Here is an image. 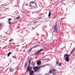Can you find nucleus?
<instances>
[{"label":"nucleus","instance_id":"obj_45","mask_svg":"<svg viewBox=\"0 0 75 75\" xmlns=\"http://www.w3.org/2000/svg\"><path fill=\"white\" fill-rule=\"evenodd\" d=\"M33 40H34V39H33Z\"/></svg>","mask_w":75,"mask_h":75},{"label":"nucleus","instance_id":"obj_1","mask_svg":"<svg viewBox=\"0 0 75 75\" xmlns=\"http://www.w3.org/2000/svg\"><path fill=\"white\" fill-rule=\"evenodd\" d=\"M71 57V55L66 54L64 55V58H65V60L66 62H68L69 61V57Z\"/></svg>","mask_w":75,"mask_h":75},{"label":"nucleus","instance_id":"obj_28","mask_svg":"<svg viewBox=\"0 0 75 75\" xmlns=\"http://www.w3.org/2000/svg\"><path fill=\"white\" fill-rule=\"evenodd\" d=\"M75 47H74V48L73 49L72 51H75Z\"/></svg>","mask_w":75,"mask_h":75},{"label":"nucleus","instance_id":"obj_31","mask_svg":"<svg viewBox=\"0 0 75 75\" xmlns=\"http://www.w3.org/2000/svg\"><path fill=\"white\" fill-rule=\"evenodd\" d=\"M0 26H1V27H2V24H0Z\"/></svg>","mask_w":75,"mask_h":75},{"label":"nucleus","instance_id":"obj_20","mask_svg":"<svg viewBox=\"0 0 75 75\" xmlns=\"http://www.w3.org/2000/svg\"><path fill=\"white\" fill-rule=\"evenodd\" d=\"M62 63H59V65H58V66H60L61 67V66H62Z\"/></svg>","mask_w":75,"mask_h":75},{"label":"nucleus","instance_id":"obj_39","mask_svg":"<svg viewBox=\"0 0 75 75\" xmlns=\"http://www.w3.org/2000/svg\"><path fill=\"white\" fill-rule=\"evenodd\" d=\"M72 43H71V45H72Z\"/></svg>","mask_w":75,"mask_h":75},{"label":"nucleus","instance_id":"obj_15","mask_svg":"<svg viewBox=\"0 0 75 75\" xmlns=\"http://www.w3.org/2000/svg\"><path fill=\"white\" fill-rule=\"evenodd\" d=\"M53 71H52L51 69H50L49 71V72L50 73V74H52V73Z\"/></svg>","mask_w":75,"mask_h":75},{"label":"nucleus","instance_id":"obj_6","mask_svg":"<svg viewBox=\"0 0 75 75\" xmlns=\"http://www.w3.org/2000/svg\"><path fill=\"white\" fill-rule=\"evenodd\" d=\"M41 64V61H38L37 62V64L39 66Z\"/></svg>","mask_w":75,"mask_h":75},{"label":"nucleus","instance_id":"obj_21","mask_svg":"<svg viewBox=\"0 0 75 75\" xmlns=\"http://www.w3.org/2000/svg\"><path fill=\"white\" fill-rule=\"evenodd\" d=\"M73 52H74V51H72H72H71V53H70V55H71H71H72V54Z\"/></svg>","mask_w":75,"mask_h":75},{"label":"nucleus","instance_id":"obj_47","mask_svg":"<svg viewBox=\"0 0 75 75\" xmlns=\"http://www.w3.org/2000/svg\"><path fill=\"white\" fill-rule=\"evenodd\" d=\"M48 74H49V73H48Z\"/></svg>","mask_w":75,"mask_h":75},{"label":"nucleus","instance_id":"obj_44","mask_svg":"<svg viewBox=\"0 0 75 75\" xmlns=\"http://www.w3.org/2000/svg\"><path fill=\"white\" fill-rule=\"evenodd\" d=\"M22 41H23V40H21Z\"/></svg>","mask_w":75,"mask_h":75},{"label":"nucleus","instance_id":"obj_14","mask_svg":"<svg viewBox=\"0 0 75 75\" xmlns=\"http://www.w3.org/2000/svg\"><path fill=\"white\" fill-rule=\"evenodd\" d=\"M32 59V58H30L29 60V62L28 65H30V64H31V59Z\"/></svg>","mask_w":75,"mask_h":75},{"label":"nucleus","instance_id":"obj_35","mask_svg":"<svg viewBox=\"0 0 75 75\" xmlns=\"http://www.w3.org/2000/svg\"><path fill=\"white\" fill-rule=\"evenodd\" d=\"M42 36H43V37H45V35H42Z\"/></svg>","mask_w":75,"mask_h":75},{"label":"nucleus","instance_id":"obj_9","mask_svg":"<svg viewBox=\"0 0 75 75\" xmlns=\"http://www.w3.org/2000/svg\"><path fill=\"white\" fill-rule=\"evenodd\" d=\"M35 5H36V6H33L32 7V8H37V5L35 3Z\"/></svg>","mask_w":75,"mask_h":75},{"label":"nucleus","instance_id":"obj_46","mask_svg":"<svg viewBox=\"0 0 75 75\" xmlns=\"http://www.w3.org/2000/svg\"><path fill=\"white\" fill-rule=\"evenodd\" d=\"M5 33H6V32H5Z\"/></svg>","mask_w":75,"mask_h":75},{"label":"nucleus","instance_id":"obj_8","mask_svg":"<svg viewBox=\"0 0 75 75\" xmlns=\"http://www.w3.org/2000/svg\"><path fill=\"white\" fill-rule=\"evenodd\" d=\"M13 70H14L12 68H10L9 69V71L10 72H13Z\"/></svg>","mask_w":75,"mask_h":75},{"label":"nucleus","instance_id":"obj_36","mask_svg":"<svg viewBox=\"0 0 75 75\" xmlns=\"http://www.w3.org/2000/svg\"><path fill=\"white\" fill-rule=\"evenodd\" d=\"M20 37H22V35H19Z\"/></svg>","mask_w":75,"mask_h":75},{"label":"nucleus","instance_id":"obj_24","mask_svg":"<svg viewBox=\"0 0 75 75\" xmlns=\"http://www.w3.org/2000/svg\"><path fill=\"white\" fill-rule=\"evenodd\" d=\"M8 23L9 24H11V21H9L8 22Z\"/></svg>","mask_w":75,"mask_h":75},{"label":"nucleus","instance_id":"obj_22","mask_svg":"<svg viewBox=\"0 0 75 75\" xmlns=\"http://www.w3.org/2000/svg\"><path fill=\"white\" fill-rule=\"evenodd\" d=\"M31 71H32L30 69H29L28 70V71L30 73Z\"/></svg>","mask_w":75,"mask_h":75},{"label":"nucleus","instance_id":"obj_17","mask_svg":"<svg viewBox=\"0 0 75 75\" xmlns=\"http://www.w3.org/2000/svg\"><path fill=\"white\" fill-rule=\"evenodd\" d=\"M52 75H55L56 74V73L54 71H52Z\"/></svg>","mask_w":75,"mask_h":75},{"label":"nucleus","instance_id":"obj_40","mask_svg":"<svg viewBox=\"0 0 75 75\" xmlns=\"http://www.w3.org/2000/svg\"><path fill=\"white\" fill-rule=\"evenodd\" d=\"M24 4H23V6H24Z\"/></svg>","mask_w":75,"mask_h":75},{"label":"nucleus","instance_id":"obj_33","mask_svg":"<svg viewBox=\"0 0 75 75\" xmlns=\"http://www.w3.org/2000/svg\"><path fill=\"white\" fill-rule=\"evenodd\" d=\"M37 21H35V22H34V23H33V24H34L35 23H37Z\"/></svg>","mask_w":75,"mask_h":75},{"label":"nucleus","instance_id":"obj_41","mask_svg":"<svg viewBox=\"0 0 75 75\" xmlns=\"http://www.w3.org/2000/svg\"><path fill=\"white\" fill-rule=\"evenodd\" d=\"M38 72H39V71H38Z\"/></svg>","mask_w":75,"mask_h":75},{"label":"nucleus","instance_id":"obj_26","mask_svg":"<svg viewBox=\"0 0 75 75\" xmlns=\"http://www.w3.org/2000/svg\"><path fill=\"white\" fill-rule=\"evenodd\" d=\"M12 20V19L11 18H9L8 19V21H11V20Z\"/></svg>","mask_w":75,"mask_h":75},{"label":"nucleus","instance_id":"obj_16","mask_svg":"<svg viewBox=\"0 0 75 75\" xmlns=\"http://www.w3.org/2000/svg\"><path fill=\"white\" fill-rule=\"evenodd\" d=\"M59 63V62L57 61L56 62V63L55 66H57V65Z\"/></svg>","mask_w":75,"mask_h":75},{"label":"nucleus","instance_id":"obj_12","mask_svg":"<svg viewBox=\"0 0 75 75\" xmlns=\"http://www.w3.org/2000/svg\"><path fill=\"white\" fill-rule=\"evenodd\" d=\"M51 13L50 11L49 12V14L48 15L49 17H51Z\"/></svg>","mask_w":75,"mask_h":75},{"label":"nucleus","instance_id":"obj_13","mask_svg":"<svg viewBox=\"0 0 75 75\" xmlns=\"http://www.w3.org/2000/svg\"><path fill=\"white\" fill-rule=\"evenodd\" d=\"M11 52H9L8 54H7V57H9V56H10V54H11Z\"/></svg>","mask_w":75,"mask_h":75},{"label":"nucleus","instance_id":"obj_34","mask_svg":"<svg viewBox=\"0 0 75 75\" xmlns=\"http://www.w3.org/2000/svg\"><path fill=\"white\" fill-rule=\"evenodd\" d=\"M12 40L11 39H10L9 40V42H11V41Z\"/></svg>","mask_w":75,"mask_h":75},{"label":"nucleus","instance_id":"obj_42","mask_svg":"<svg viewBox=\"0 0 75 75\" xmlns=\"http://www.w3.org/2000/svg\"><path fill=\"white\" fill-rule=\"evenodd\" d=\"M7 44V43H5V44Z\"/></svg>","mask_w":75,"mask_h":75},{"label":"nucleus","instance_id":"obj_27","mask_svg":"<svg viewBox=\"0 0 75 75\" xmlns=\"http://www.w3.org/2000/svg\"><path fill=\"white\" fill-rule=\"evenodd\" d=\"M40 25V24H39L38 25L36 26V27L35 28H35H37V27H38V25Z\"/></svg>","mask_w":75,"mask_h":75},{"label":"nucleus","instance_id":"obj_10","mask_svg":"<svg viewBox=\"0 0 75 75\" xmlns=\"http://www.w3.org/2000/svg\"><path fill=\"white\" fill-rule=\"evenodd\" d=\"M35 65V63H34L33 62L31 63V65H33V67H34Z\"/></svg>","mask_w":75,"mask_h":75},{"label":"nucleus","instance_id":"obj_18","mask_svg":"<svg viewBox=\"0 0 75 75\" xmlns=\"http://www.w3.org/2000/svg\"><path fill=\"white\" fill-rule=\"evenodd\" d=\"M29 6L30 7H33V6L31 5V2L30 3Z\"/></svg>","mask_w":75,"mask_h":75},{"label":"nucleus","instance_id":"obj_11","mask_svg":"<svg viewBox=\"0 0 75 75\" xmlns=\"http://www.w3.org/2000/svg\"><path fill=\"white\" fill-rule=\"evenodd\" d=\"M30 64H28L27 68V71H28V69H30Z\"/></svg>","mask_w":75,"mask_h":75},{"label":"nucleus","instance_id":"obj_30","mask_svg":"<svg viewBox=\"0 0 75 75\" xmlns=\"http://www.w3.org/2000/svg\"><path fill=\"white\" fill-rule=\"evenodd\" d=\"M37 45H36L34 46L32 48H34V47H37Z\"/></svg>","mask_w":75,"mask_h":75},{"label":"nucleus","instance_id":"obj_38","mask_svg":"<svg viewBox=\"0 0 75 75\" xmlns=\"http://www.w3.org/2000/svg\"><path fill=\"white\" fill-rule=\"evenodd\" d=\"M33 30H34V29H35V28L34 29V27H33Z\"/></svg>","mask_w":75,"mask_h":75},{"label":"nucleus","instance_id":"obj_5","mask_svg":"<svg viewBox=\"0 0 75 75\" xmlns=\"http://www.w3.org/2000/svg\"><path fill=\"white\" fill-rule=\"evenodd\" d=\"M27 65H28V62H26L24 64V69H26V68H27Z\"/></svg>","mask_w":75,"mask_h":75},{"label":"nucleus","instance_id":"obj_29","mask_svg":"<svg viewBox=\"0 0 75 75\" xmlns=\"http://www.w3.org/2000/svg\"><path fill=\"white\" fill-rule=\"evenodd\" d=\"M29 69L32 70V67H30V68Z\"/></svg>","mask_w":75,"mask_h":75},{"label":"nucleus","instance_id":"obj_25","mask_svg":"<svg viewBox=\"0 0 75 75\" xmlns=\"http://www.w3.org/2000/svg\"><path fill=\"white\" fill-rule=\"evenodd\" d=\"M16 18H17V19H19V18H20V17L18 16L17 17H16Z\"/></svg>","mask_w":75,"mask_h":75},{"label":"nucleus","instance_id":"obj_4","mask_svg":"<svg viewBox=\"0 0 75 75\" xmlns=\"http://www.w3.org/2000/svg\"><path fill=\"white\" fill-rule=\"evenodd\" d=\"M43 49H41L40 50H39L35 54V55H37V54H40L41 51H43Z\"/></svg>","mask_w":75,"mask_h":75},{"label":"nucleus","instance_id":"obj_7","mask_svg":"<svg viewBox=\"0 0 75 75\" xmlns=\"http://www.w3.org/2000/svg\"><path fill=\"white\" fill-rule=\"evenodd\" d=\"M34 71H32L29 73L30 75H33L34 74Z\"/></svg>","mask_w":75,"mask_h":75},{"label":"nucleus","instance_id":"obj_19","mask_svg":"<svg viewBox=\"0 0 75 75\" xmlns=\"http://www.w3.org/2000/svg\"><path fill=\"white\" fill-rule=\"evenodd\" d=\"M33 48V47H32L31 49H30L29 51H28V52H30L31 51V50H32V49Z\"/></svg>","mask_w":75,"mask_h":75},{"label":"nucleus","instance_id":"obj_3","mask_svg":"<svg viewBox=\"0 0 75 75\" xmlns=\"http://www.w3.org/2000/svg\"><path fill=\"white\" fill-rule=\"evenodd\" d=\"M58 27L57 25L56 24L55 25L54 27V33H57V31H58Z\"/></svg>","mask_w":75,"mask_h":75},{"label":"nucleus","instance_id":"obj_23","mask_svg":"<svg viewBox=\"0 0 75 75\" xmlns=\"http://www.w3.org/2000/svg\"><path fill=\"white\" fill-rule=\"evenodd\" d=\"M53 72H55V71L57 72V70H55L54 69H53Z\"/></svg>","mask_w":75,"mask_h":75},{"label":"nucleus","instance_id":"obj_43","mask_svg":"<svg viewBox=\"0 0 75 75\" xmlns=\"http://www.w3.org/2000/svg\"><path fill=\"white\" fill-rule=\"evenodd\" d=\"M41 41H43V40H41Z\"/></svg>","mask_w":75,"mask_h":75},{"label":"nucleus","instance_id":"obj_32","mask_svg":"<svg viewBox=\"0 0 75 75\" xmlns=\"http://www.w3.org/2000/svg\"><path fill=\"white\" fill-rule=\"evenodd\" d=\"M31 2V3H32V4H34V2Z\"/></svg>","mask_w":75,"mask_h":75},{"label":"nucleus","instance_id":"obj_37","mask_svg":"<svg viewBox=\"0 0 75 75\" xmlns=\"http://www.w3.org/2000/svg\"><path fill=\"white\" fill-rule=\"evenodd\" d=\"M5 17H3V18H5Z\"/></svg>","mask_w":75,"mask_h":75},{"label":"nucleus","instance_id":"obj_2","mask_svg":"<svg viewBox=\"0 0 75 75\" xmlns=\"http://www.w3.org/2000/svg\"><path fill=\"white\" fill-rule=\"evenodd\" d=\"M45 65H41L40 67H39V66L35 67H34L33 69V70H35L34 71L35 72H37L38 71V69H40V68H42V67H45Z\"/></svg>","mask_w":75,"mask_h":75}]
</instances>
